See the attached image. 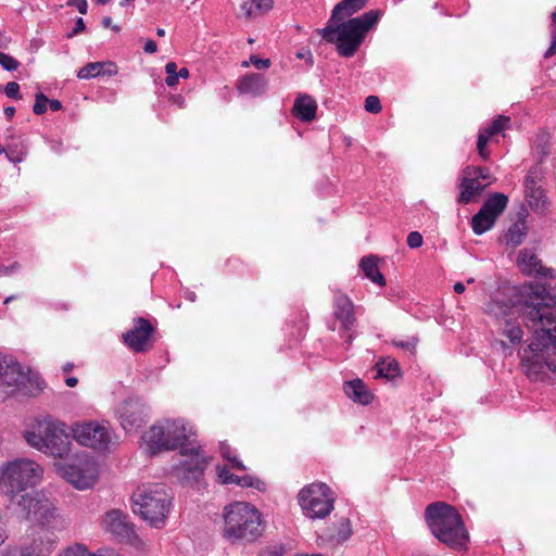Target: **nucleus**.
Instances as JSON below:
<instances>
[{
	"label": "nucleus",
	"mask_w": 556,
	"mask_h": 556,
	"mask_svg": "<svg viewBox=\"0 0 556 556\" xmlns=\"http://www.w3.org/2000/svg\"><path fill=\"white\" fill-rule=\"evenodd\" d=\"M490 314L496 319L503 320L501 333L511 344H518L522 339V329L519 324L513 321V316L518 315L525 326L533 332V337L521 354V365L526 375L532 380L541 379L545 369L556 371V364L549 359L556 352V318H544L542 323L530 320L525 312H514L511 303L495 301L490 306Z\"/></svg>",
	"instance_id": "nucleus-1"
},
{
	"label": "nucleus",
	"mask_w": 556,
	"mask_h": 556,
	"mask_svg": "<svg viewBox=\"0 0 556 556\" xmlns=\"http://www.w3.org/2000/svg\"><path fill=\"white\" fill-rule=\"evenodd\" d=\"M381 14L380 10H369L348 21L330 23L329 20L326 27L316 31L327 42L336 45L340 56L352 58L363 43L366 34L378 23Z\"/></svg>",
	"instance_id": "nucleus-2"
},
{
	"label": "nucleus",
	"mask_w": 556,
	"mask_h": 556,
	"mask_svg": "<svg viewBox=\"0 0 556 556\" xmlns=\"http://www.w3.org/2000/svg\"><path fill=\"white\" fill-rule=\"evenodd\" d=\"M425 518L431 533L440 542L454 549L466 547L469 534L455 507L445 502H434L427 506Z\"/></svg>",
	"instance_id": "nucleus-3"
},
{
	"label": "nucleus",
	"mask_w": 556,
	"mask_h": 556,
	"mask_svg": "<svg viewBox=\"0 0 556 556\" xmlns=\"http://www.w3.org/2000/svg\"><path fill=\"white\" fill-rule=\"evenodd\" d=\"M224 535L232 542H254L264 530L262 514L244 502L227 505L224 508Z\"/></svg>",
	"instance_id": "nucleus-4"
},
{
	"label": "nucleus",
	"mask_w": 556,
	"mask_h": 556,
	"mask_svg": "<svg viewBox=\"0 0 556 556\" xmlns=\"http://www.w3.org/2000/svg\"><path fill=\"white\" fill-rule=\"evenodd\" d=\"M24 437L28 445L54 458H65L71 452L72 443L66 425L59 420L38 421Z\"/></svg>",
	"instance_id": "nucleus-5"
},
{
	"label": "nucleus",
	"mask_w": 556,
	"mask_h": 556,
	"mask_svg": "<svg viewBox=\"0 0 556 556\" xmlns=\"http://www.w3.org/2000/svg\"><path fill=\"white\" fill-rule=\"evenodd\" d=\"M514 312H525L536 323L544 318L556 319V292L552 295L543 285H525L509 300Z\"/></svg>",
	"instance_id": "nucleus-6"
},
{
	"label": "nucleus",
	"mask_w": 556,
	"mask_h": 556,
	"mask_svg": "<svg viewBox=\"0 0 556 556\" xmlns=\"http://www.w3.org/2000/svg\"><path fill=\"white\" fill-rule=\"evenodd\" d=\"M170 501V493L160 483L138 488L132 494L134 511L156 528L164 523Z\"/></svg>",
	"instance_id": "nucleus-7"
},
{
	"label": "nucleus",
	"mask_w": 556,
	"mask_h": 556,
	"mask_svg": "<svg viewBox=\"0 0 556 556\" xmlns=\"http://www.w3.org/2000/svg\"><path fill=\"white\" fill-rule=\"evenodd\" d=\"M41 473V467L34 460L17 458L3 467L0 476V491L15 500L21 492L35 485L40 480Z\"/></svg>",
	"instance_id": "nucleus-8"
},
{
	"label": "nucleus",
	"mask_w": 556,
	"mask_h": 556,
	"mask_svg": "<svg viewBox=\"0 0 556 556\" xmlns=\"http://www.w3.org/2000/svg\"><path fill=\"white\" fill-rule=\"evenodd\" d=\"M143 440L152 454L161 451L176 450L187 440L185 422L182 420L167 419L153 425L143 434Z\"/></svg>",
	"instance_id": "nucleus-9"
},
{
	"label": "nucleus",
	"mask_w": 556,
	"mask_h": 556,
	"mask_svg": "<svg viewBox=\"0 0 556 556\" xmlns=\"http://www.w3.org/2000/svg\"><path fill=\"white\" fill-rule=\"evenodd\" d=\"M299 504L311 519L325 518L333 510L334 494L326 483H312L299 493Z\"/></svg>",
	"instance_id": "nucleus-10"
},
{
	"label": "nucleus",
	"mask_w": 556,
	"mask_h": 556,
	"mask_svg": "<svg viewBox=\"0 0 556 556\" xmlns=\"http://www.w3.org/2000/svg\"><path fill=\"white\" fill-rule=\"evenodd\" d=\"M54 467L59 476L80 490L91 488L99 476L97 462L88 455L78 456L70 464L56 463Z\"/></svg>",
	"instance_id": "nucleus-11"
},
{
	"label": "nucleus",
	"mask_w": 556,
	"mask_h": 556,
	"mask_svg": "<svg viewBox=\"0 0 556 556\" xmlns=\"http://www.w3.org/2000/svg\"><path fill=\"white\" fill-rule=\"evenodd\" d=\"M0 381L11 387H16L24 394L35 395L43 390V381L30 370H24L22 365L13 359L5 358L3 370L0 374Z\"/></svg>",
	"instance_id": "nucleus-12"
},
{
	"label": "nucleus",
	"mask_w": 556,
	"mask_h": 556,
	"mask_svg": "<svg viewBox=\"0 0 556 556\" xmlns=\"http://www.w3.org/2000/svg\"><path fill=\"white\" fill-rule=\"evenodd\" d=\"M15 500L17 514L29 521L46 525L53 518L52 504L42 494L31 491L21 494Z\"/></svg>",
	"instance_id": "nucleus-13"
},
{
	"label": "nucleus",
	"mask_w": 556,
	"mask_h": 556,
	"mask_svg": "<svg viewBox=\"0 0 556 556\" xmlns=\"http://www.w3.org/2000/svg\"><path fill=\"white\" fill-rule=\"evenodd\" d=\"M73 438L84 446L98 451H105L112 443L110 429L94 421L76 424L73 429Z\"/></svg>",
	"instance_id": "nucleus-14"
},
{
	"label": "nucleus",
	"mask_w": 556,
	"mask_h": 556,
	"mask_svg": "<svg viewBox=\"0 0 556 556\" xmlns=\"http://www.w3.org/2000/svg\"><path fill=\"white\" fill-rule=\"evenodd\" d=\"M155 328L152 324L143 318H134L132 327L123 333L124 343L136 353H143L151 349L152 338Z\"/></svg>",
	"instance_id": "nucleus-15"
},
{
	"label": "nucleus",
	"mask_w": 556,
	"mask_h": 556,
	"mask_svg": "<svg viewBox=\"0 0 556 556\" xmlns=\"http://www.w3.org/2000/svg\"><path fill=\"white\" fill-rule=\"evenodd\" d=\"M206 465L207 459L192 448L190 450V458L176 469V476L184 485L200 491L205 488L203 476Z\"/></svg>",
	"instance_id": "nucleus-16"
},
{
	"label": "nucleus",
	"mask_w": 556,
	"mask_h": 556,
	"mask_svg": "<svg viewBox=\"0 0 556 556\" xmlns=\"http://www.w3.org/2000/svg\"><path fill=\"white\" fill-rule=\"evenodd\" d=\"M102 527L121 542L134 543L137 540L134 525L128 521V516L119 509L108 511L103 517Z\"/></svg>",
	"instance_id": "nucleus-17"
},
{
	"label": "nucleus",
	"mask_w": 556,
	"mask_h": 556,
	"mask_svg": "<svg viewBox=\"0 0 556 556\" xmlns=\"http://www.w3.org/2000/svg\"><path fill=\"white\" fill-rule=\"evenodd\" d=\"M121 425L126 431L140 427L144 420V405L137 399L124 401L119 407Z\"/></svg>",
	"instance_id": "nucleus-18"
},
{
	"label": "nucleus",
	"mask_w": 556,
	"mask_h": 556,
	"mask_svg": "<svg viewBox=\"0 0 556 556\" xmlns=\"http://www.w3.org/2000/svg\"><path fill=\"white\" fill-rule=\"evenodd\" d=\"M333 314L336 319L341 323L342 330L350 331L355 323L354 304L351 299L336 291L333 296Z\"/></svg>",
	"instance_id": "nucleus-19"
},
{
	"label": "nucleus",
	"mask_w": 556,
	"mask_h": 556,
	"mask_svg": "<svg viewBox=\"0 0 556 556\" xmlns=\"http://www.w3.org/2000/svg\"><path fill=\"white\" fill-rule=\"evenodd\" d=\"M236 87L240 93L261 97L266 92L268 88V80L263 74L250 73L241 77L237 81Z\"/></svg>",
	"instance_id": "nucleus-20"
},
{
	"label": "nucleus",
	"mask_w": 556,
	"mask_h": 556,
	"mask_svg": "<svg viewBox=\"0 0 556 556\" xmlns=\"http://www.w3.org/2000/svg\"><path fill=\"white\" fill-rule=\"evenodd\" d=\"M527 216V210L521 207L520 211L517 213V220L513 225H510V227L504 235V241L506 245L516 248L525 241L528 235V226L526 222Z\"/></svg>",
	"instance_id": "nucleus-21"
},
{
	"label": "nucleus",
	"mask_w": 556,
	"mask_h": 556,
	"mask_svg": "<svg viewBox=\"0 0 556 556\" xmlns=\"http://www.w3.org/2000/svg\"><path fill=\"white\" fill-rule=\"evenodd\" d=\"M317 102L308 94H300L295 98L292 115L302 122H312L316 117Z\"/></svg>",
	"instance_id": "nucleus-22"
},
{
	"label": "nucleus",
	"mask_w": 556,
	"mask_h": 556,
	"mask_svg": "<svg viewBox=\"0 0 556 556\" xmlns=\"http://www.w3.org/2000/svg\"><path fill=\"white\" fill-rule=\"evenodd\" d=\"M118 72L113 62H91L81 67L77 74L80 79H89L99 76H114Z\"/></svg>",
	"instance_id": "nucleus-23"
},
{
	"label": "nucleus",
	"mask_w": 556,
	"mask_h": 556,
	"mask_svg": "<svg viewBox=\"0 0 556 556\" xmlns=\"http://www.w3.org/2000/svg\"><path fill=\"white\" fill-rule=\"evenodd\" d=\"M369 0H342L332 9L330 23L343 21L366 7Z\"/></svg>",
	"instance_id": "nucleus-24"
},
{
	"label": "nucleus",
	"mask_w": 556,
	"mask_h": 556,
	"mask_svg": "<svg viewBox=\"0 0 556 556\" xmlns=\"http://www.w3.org/2000/svg\"><path fill=\"white\" fill-rule=\"evenodd\" d=\"M343 390L348 397L362 405L370 404L374 399V395L361 379L346 381Z\"/></svg>",
	"instance_id": "nucleus-25"
},
{
	"label": "nucleus",
	"mask_w": 556,
	"mask_h": 556,
	"mask_svg": "<svg viewBox=\"0 0 556 556\" xmlns=\"http://www.w3.org/2000/svg\"><path fill=\"white\" fill-rule=\"evenodd\" d=\"M511 127V119L509 116L498 115L490 125L480 129L477 139H491L495 136L505 137L504 130Z\"/></svg>",
	"instance_id": "nucleus-26"
},
{
	"label": "nucleus",
	"mask_w": 556,
	"mask_h": 556,
	"mask_svg": "<svg viewBox=\"0 0 556 556\" xmlns=\"http://www.w3.org/2000/svg\"><path fill=\"white\" fill-rule=\"evenodd\" d=\"M379 258L376 255L364 256L359 262V267L365 276L380 287L386 286V278L378 268Z\"/></svg>",
	"instance_id": "nucleus-27"
},
{
	"label": "nucleus",
	"mask_w": 556,
	"mask_h": 556,
	"mask_svg": "<svg viewBox=\"0 0 556 556\" xmlns=\"http://www.w3.org/2000/svg\"><path fill=\"white\" fill-rule=\"evenodd\" d=\"M274 8V0H248L241 4V11L248 18L265 15Z\"/></svg>",
	"instance_id": "nucleus-28"
},
{
	"label": "nucleus",
	"mask_w": 556,
	"mask_h": 556,
	"mask_svg": "<svg viewBox=\"0 0 556 556\" xmlns=\"http://www.w3.org/2000/svg\"><path fill=\"white\" fill-rule=\"evenodd\" d=\"M507 203V195L501 192H495L485 200L481 206V210L485 211L488 214L492 215V217L497 219L506 208Z\"/></svg>",
	"instance_id": "nucleus-29"
},
{
	"label": "nucleus",
	"mask_w": 556,
	"mask_h": 556,
	"mask_svg": "<svg viewBox=\"0 0 556 556\" xmlns=\"http://www.w3.org/2000/svg\"><path fill=\"white\" fill-rule=\"evenodd\" d=\"M56 542L58 540L53 532L47 529H41L28 546L35 551H43L48 548V556H50V554L56 547Z\"/></svg>",
	"instance_id": "nucleus-30"
},
{
	"label": "nucleus",
	"mask_w": 556,
	"mask_h": 556,
	"mask_svg": "<svg viewBox=\"0 0 556 556\" xmlns=\"http://www.w3.org/2000/svg\"><path fill=\"white\" fill-rule=\"evenodd\" d=\"M460 193L458 195V203L467 204L471 201L475 195L480 194L483 190V186L477 180V178H464L460 184Z\"/></svg>",
	"instance_id": "nucleus-31"
},
{
	"label": "nucleus",
	"mask_w": 556,
	"mask_h": 556,
	"mask_svg": "<svg viewBox=\"0 0 556 556\" xmlns=\"http://www.w3.org/2000/svg\"><path fill=\"white\" fill-rule=\"evenodd\" d=\"M495 220L496 218L480 208L471 219L472 230L476 235H482L494 226Z\"/></svg>",
	"instance_id": "nucleus-32"
},
{
	"label": "nucleus",
	"mask_w": 556,
	"mask_h": 556,
	"mask_svg": "<svg viewBox=\"0 0 556 556\" xmlns=\"http://www.w3.org/2000/svg\"><path fill=\"white\" fill-rule=\"evenodd\" d=\"M377 376L380 378L392 379L400 375V365L396 359L388 357L376 364Z\"/></svg>",
	"instance_id": "nucleus-33"
},
{
	"label": "nucleus",
	"mask_w": 556,
	"mask_h": 556,
	"mask_svg": "<svg viewBox=\"0 0 556 556\" xmlns=\"http://www.w3.org/2000/svg\"><path fill=\"white\" fill-rule=\"evenodd\" d=\"M352 534L351 521L348 518H340L337 523L336 531H329L326 534V538L330 541H336L337 543H342L346 541Z\"/></svg>",
	"instance_id": "nucleus-34"
},
{
	"label": "nucleus",
	"mask_w": 556,
	"mask_h": 556,
	"mask_svg": "<svg viewBox=\"0 0 556 556\" xmlns=\"http://www.w3.org/2000/svg\"><path fill=\"white\" fill-rule=\"evenodd\" d=\"M526 197L532 210L543 212L546 208V197L542 188L535 189L533 192H526Z\"/></svg>",
	"instance_id": "nucleus-35"
},
{
	"label": "nucleus",
	"mask_w": 556,
	"mask_h": 556,
	"mask_svg": "<svg viewBox=\"0 0 556 556\" xmlns=\"http://www.w3.org/2000/svg\"><path fill=\"white\" fill-rule=\"evenodd\" d=\"M59 556H105L102 551L90 552L85 544L75 543L64 548Z\"/></svg>",
	"instance_id": "nucleus-36"
},
{
	"label": "nucleus",
	"mask_w": 556,
	"mask_h": 556,
	"mask_svg": "<svg viewBox=\"0 0 556 556\" xmlns=\"http://www.w3.org/2000/svg\"><path fill=\"white\" fill-rule=\"evenodd\" d=\"M541 177L542 170L538 165L530 168L525 178V192H533L535 189L542 188L539 185Z\"/></svg>",
	"instance_id": "nucleus-37"
},
{
	"label": "nucleus",
	"mask_w": 556,
	"mask_h": 556,
	"mask_svg": "<svg viewBox=\"0 0 556 556\" xmlns=\"http://www.w3.org/2000/svg\"><path fill=\"white\" fill-rule=\"evenodd\" d=\"M239 485L242 486V488H253V489H256L258 491H264L265 490V482H263L258 478L250 476V475H245V476L240 477Z\"/></svg>",
	"instance_id": "nucleus-38"
},
{
	"label": "nucleus",
	"mask_w": 556,
	"mask_h": 556,
	"mask_svg": "<svg viewBox=\"0 0 556 556\" xmlns=\"http://www.w3.org/2000/svg\"><path fill=\"white\" fill-rule=\"evenodd\" d=\"M419 342V339L417 337H410L407 340H396L394 339L392 341V344L396 348L403 349L408 351L412 354H415L416 346Z\"/></svg>",
	"instance_id": "nucleus-39"
},
{
	"label": "nucleus",
	"mask_w": 556,
	"mask_h": 556,
	"mask_svg": "<svg viewBox=\"0 0 556 556\" xmlns=\"http://www.w3.org/2000/svg\"><path fill=\"white\" fill-rule=\"evenodd\" d=\"M165 72L167 74V77L165 79V83L168 87H174L178 84V72H177V65L175 62H168L165 65Z\"/></svg>",
	"instance_id": "nucleus-40"
},
{
	"label": "nucleus",
	"mask_w": 556,
	"mask_h": 556,
	"mask_svg": "<svg viewBox=\"0 0 556 556\" xmlns=\"http://www.w3.org/2000/svg\"><path fill=\"white\" fill-rule=\"evenodd\" d=\"M48 101L49 99L42 92H38L35 97L33 112L36 115L43 114L47 111Z\"/></svg>",
	"instance_id": "nucleus-41"
},
{
	"label": "nucleus",
	"mask_w": 556,
	"mask_h": 556,
	"mask_svg": "<svg viewBox=\"0 0 556 556\" xmlns=\"http://www.w3.org/2000/svg\"><path fill=\"white\" fill-rule=\"evenodd\" d=\"M382 106L380 99L377 96H368L365 99V110L369 113L377 114L381 111Z\"/></svg>",
	"instance_id": "nucleus-42"
},
{
	"label": "nucleus",
	"mask_w": 556,
	"mask_h": 556,
	"mask_svg": "<svg viewBox=\"0 0 556 556\" xmlns=\"http://www.w3.org/2000/svg\"><path fill=\"white\" fill-rule=\"evenodd\" d=\"M0 65L7 71H15L20 63L13 56L0 52Z\"/></svg>",
	"instance_id": "nucleus-43"
},
{
	"label": "nucleus",
	"mask_w": 556,
	"mask_h": 556,
	"mask_svg": "<svg viewBox=\"0 0 556 556\" xmlns=\"http://www.w3.org/2000/svg\"><path fill=\"white\" fill-rule=\"evenodd\" d=\"M518 262L529 265L534 268L539 263V260L535 254L529 253L527 250H523L519 253Z\"/></svg>",
	"instance_id": "nucleus-44"
},
{
	"label": "nucleus",
	"mask_w": 556,
	"mask_h": 556,
	"mask_svg": "<svg viewBox=\"0 0 556 556\" xmlns=\"http://www.w3.org/2000/svg\"><path fill=\"white\" fill-rule=\"evenodd\" d=\"M424 239L420 232L412 231L407 236V245L410 249H417L422 245Z\"/></svg>",
	"instance_id": "nucleus-45"
},
{
	"label": "nucleus",
	"mask_w": 556,
	"mask_h": 556,
	"mask_svg": "<svg viewBox=\"0 0 556 556\" xmlns=\"http://www.w3.org/2000/svg\"><path fill=\"white\" fill-rule=\"evenodd\" d=\"M4 92L7 94V97L11 98V99H21V94H20V85L15 81H10L5 85L4 87Z\"/></svg>",
	"instance_id": "nucleus-46"
},
{
	"label": "nucleus",
	"mask_w": 556,
	"mask_h": 556,
	"mask_svg": "<svg viewBox=\"0 0 556 556\" xmlns=\"http://www.w3.org/2000/svg\"><path fill=\"white\" fill-rule=\"evenodd\" d=\"M21 556H48V548L41 551H35L34 548L25 545L21 548Z\"/></svg>",
	"instance_id": "nucleus-47"
},
{
	"label": "nucleus",
	"mask_w": 556,
	"mask_h": 556,
	"mask_svg": "<svg viewBox=\"0 0 556 556\" xmlns=\"http://www.w3.org/2000/svg\"><path fill=\"white\" fill-rule=\"evenodd\" d=\"M250 62L258 70L268 68L270 66L269 59H261L255 54L250 56Z\"/></svg>",
	"instance_id": "nucleus-48"
},
{
	"label": "nucleus",
	"mask_w": 556,
	"mask_h": 556,
	"mask_svg": "<svg viewBox=\"0 0 556 556\" xmlns=\"http://www.w3.org/2000/svg\"><path fill=\"white\" fill-rule=\"evenodd\" d=\"M67 5L75 7L80 14H86L88 10L87 0H67Z\"/></svg>",
	"instance_id": "nucleus-49"
},
{
	"label": "nucleus",
	"mask_w": 556,
	"mask_h": 556,
	"mask_svg": "<svg viewBox=\"0 0 556 556\" xmlns=\"http://www.w3.org/2000/svg\"><path fill=\"white\" fill-rule=\"evenodd\" d=\"M21 265L17 262H13L9 266L0 267V276H11L20 269Z\"/></svg>",
	"instance_id": "nucleus-50"
},
{
	"label": "nucleus",
	"mask_w": 556,
	"mask_h": 556,
	"mask_svg": "<svg viewBox=\"0 0 556 556\" xmlns=\"http://www.w3.org/2000/svg\"><path fill=\"white\" fill-rule=\"evenodd\" d=\"M549 153L548 141H545L538 146V163H542L544 157Z\"/></svg>",
	"instance_id": "nucleus-51"
},
{
	"label": "nucleus",
	"mask_w": 556,
	"mask_h": 556,
	"mask_svg": "<svg viewBox=\"0 0 556 556\" xmlns=\"http://www.w3.org/2000/svg\"><path fill=\"white\" fill-rule=\"evenodd\" d=\"M489 142L490 141H477L478 153L483 160L489 159V149H488Z\"/></svg>",
	"instance_id": "nucleus-52"
},
{
	"label": "nucleus",
	"mask_w": 556,
	"mask_h": 556,
	"mask_svg": "<svg viewBox=\"0 0 556 556\" xmlns=\"http://www.w3.org/2000/svg\"><path fill=\"white\" fill-rule=\"evenodd\" d=\"M217 476L220 482L225 484L228 481V477L231 476V472L227 467L217 466Z\"/></svg>",
	"instance_id": "nucleus-53"
},
{
	"label": "nucleus",
	"mask_w": 556,
	"mask_h": 556,
	"mask_svg": "<svg viewBox=\"0 0 556 556\" xmlns=\"http://www.w3.org/2000/svg\"><path fill=\"white\" fill-rule=\"evenodd\" d=\"M556 54V33L552 36V42L549 48L546 50L544 58L549 59Z\"/></svg>",
	"instance_id": "nucleus-54"
},
{
	"label": "nucleus",
	"mask_w": 556,
	"mask_h": 556,
	"mask_svg": "<svg viewBox=\"0 0 556 556\" xmlns=\"http://www.w3.org/2000/svg\"><path fill=\"white\" fill-rule=\"evenodd\" d=\"M85 28H86V25H85L84 20L81 17H78L75 23V28L73 29L72 34H70V37L84 31Z\"/></svg>",
	"instance_id": "nucleus-55"
},
{
	"label": "nucleus",
	"mask_w": 556,
	"mask_h": 556,
	"mask_svg": "<svg viewBox=\"0 0 556 556\" xmlns=\"http://www.w3.org/2000/svg\"><path fill=\"white\" fill-rule=\"evenodd\" d=\"M143 50H144V52H147V53H154V52L157 50V45H156V42H155L154 40L149 39V40L146 42V45H144V47H143Z\"/></svg>",
	"instance_id": "nucleus-56"
},
{
	"label": "nucleus",
	"mask_w": 556,
	"mask_h": 556,
	"mask_svg": "<svg viewBox=\"0 0 556 556\" xmlns=\"http://www.w3.org/2000/svg\"><path fill=\"white\" fill-rule=\"evenodd\" d=\"M230 463H231V466L233 469H237V470H245V466L243 465V463L238 459L236 456H231V459H228Z\"/></svg>",
	"instance_id": "nucleus-57"
},
{
	"label": "nucleus",
	"mask_w": 556,
	"mask_h": 556,
	"mask_svg": "<svg viewBox=\"0 0 556 556\" xmlns=\"http://www.w3.org/2000/svg\"><path fill=\"white\" fill-rule=\"evenodd\" d=\"M48 105H49L50 110L53 112L60 111L62 109V103L58 99H51V100L49 99Z\"/></svg>",
	"instance_id": "nucleus-58"
},
{
	"label": "nucleus",
	"mask_w": 556,
	"mask_h": 556,
	"mask_svg": "<svg viewBox=\"0 0 556 556\" xmlns=\"http://www.w3.org/2000/svg\"><path fill=\"white\" fill-rule=\"evenodd\" d=\"M220 453H222V456L225 458V459H231V453H230V446L223 443L222 446H220Z\"/></svg>",
	"instance_id": "nucleus-59"
},
{
	"label": "nucleus",
	"mask_w": 556,
	"mask_h": 556,
	"mask_svg": "<svg viewBox=\"0 0 556 556\" xmlns=\"http://www.w3.org/2000/svg\"><path fill=\"white\" fill-rule=\"evenodd\" d=\"M240 483V476L231 473V476L228 477V481L225 484H237Z\"/></svg>",
	"instance_id": "nucleus-60"
},
{
	"label": "nucleus",
	"mask_w": 556,
	"mask_h": 556,
	"mask_svg": "<svg viewBox=\"0 0 556 556\" xmlns=\"http://www.w3.org/2000/svg\"><path fill=\"white\" fill-rule=\"evenodd\" d=\"M65 383H66L67 387L74 388L78 383V380L75 377H68V378L65 379Z\"/></svg>",
	"instance_id": "nucleus-61"
},
{
	"label": "nucleus",
	"mask_w": 556,
	"mask_h": 556,
	"mask_svg": "<svg viewBox=\"0 0 556 556\" xmlns=\"http://www.w3.org/2000/svg\"><path fill=\"white\" fill-rule=\"evenodd\" d=\"M453 289H454V291H455L456 293H463V292L465 291V289H466V288H465V285H464L463 282H459V281H458V282H456V283L454 285Z\"/></svg>",
	"instance_id": "nucleus-62"
},
{
	"label": "nucleus",
	"mask_w": 556,
	"mask_h": 556,
	"mask_svg": "<svg viewBox=\"0 0 556 556\" xmlns=\"http://www.w3.org/2000/svg\"><path fill=\"white\" fill-rule=\"evenodd\" d=\"M181 77V78H188L189 77V70L187 67H181L179 71H178V78Z\"/></svg>",
	"instance_id": "nucleus-63"
},
{
	"label": "nucleus",
	"mask_w": 556,
	"mask_h": 556,
	"mask_svg": "<svg viewBox=\"0 0 556 556\" xmlns=\"http://www.w3.org/2000/svg\"><path fill=\"white\" fill-rule=\"evenodd\" d=\"M15 113V109L13 106H8L5 108L4 110V114L8 116V117H12Z\"/></svg>",
	"instance_id": "nucleus-64"
}]
</instances>
